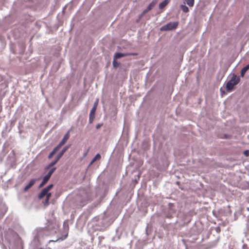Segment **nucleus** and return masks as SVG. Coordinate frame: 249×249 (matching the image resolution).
Segmentation results:
<instances>
[{
	"label": "nucleus",
	"instance_id": "nucleus-26",
	"mask_svg": "<svg viewBox=\"0 0 249 249\" xmlns=\"http://www.w3.org/2000/svg\"><path fill=\"white\" fill-rule=\"evenodd\" d=\"M102 125V124H98L96 125V129H99L100 128V127Z\"/></svg>",
	"mask_w": 249,
	"mask_h": 249
},
{
	"label": "nucleus",
	"instance_id": "nucleus-28",
	"mask_svg": "<svg viewBox=\"0 0 249 249\" xmlns=\"http://www.w3.org/2000/svg\"><path fill=\"white\" fill-rule=\"evenodd\" d=\"M51 229V228H49V227L47 228V229Z\"/></svg>",
	"mask_w": 249,
	"mask_h": 249
},
{
	"label": "nucleus",
	"instance_id": "nucleus-5",
	"mask_svg": "<svg viewBox=\"0 0 249 249\" xmlns=\"http://www.w3.org/2000/svg\"><path fill=\"white\" fill-rule=\"evenodd\" d=\"M70 145L65 146L63 149L59 152V153L56 157L59 160L61 158V157L63 155L64 153L69 148Z\"/></svg>",
	"mask_w": 249,
	"mask_h": 249
},
{
	"label": "nucleus",
	"instance_id": "nucleus-15",
	"mask_svg": "<svg viewBox=\"0 0 249 249\" xmlns=\"http://www.w3.org/2000/svg\"><path fill=\"white\" fill-rule=\"evenodd\" d=\"M195 0H184V3L190 7H193L194 5Z\"/></svg>",
	"mask_w": 249,
	"mask_h": 249
},
{
	"label": "nucleus",
	"instance_id": "nucleus-19",
	"mask_svg": "<svg viewBox=\"0 0 249 249\" xmlns=\"http://www.w3.org/2000/svg\"><path fill=\"white\" fill-rule=\"evenodd\" d=\"M56 152V151L55 150H54V149H53V150L49 155L48 159H51Z\"/></svg>",
	"mask_w": 249,
	"mask_h": 249
},
{
	"label": "nucleus",
	"instance_id": "nucleus-22",
	"mask_svg": "<svg viewBox=\"0 0 249 249\" xmlns=\"http://www.w3.org/2000/svg\"><path fill=\"white\" fill-rule=\"evenodd\" d=\"M94 116H89V124H91L93 122V121L94 119Z\"/></svg>",
	"mask_w": 249,
	"mask_h": 249
},
{
	"label": "nucleus",
	"instance_id": "nucleus-27",
	"mask_svg": "<svg viewBox=\"0 0 249 249\" xmlns=\"http://www.w3.org/2000/svg\"><path fill=\"white\" fill-rule=\"evenodd\" d=\"M85 205V203H83V204H81V205H80V206H83V205Z\"/></svg>",
	"mask_w": 249,
	"mask_h": 249
},
{
	"label": "nucleus",
	"instance_id": "nucleus-2",
	"mask_svg": "<svg viewBox=\"0 0 249 249\" xmlns=\"http://www.w3.org/2000/svg\"><path fill=\"white\" fill-rule=\"evenodd\" d=\"M178 25V22H170L161 27L160 28V30L161 31H163L174 30L177 27Z\"/></svg>",
	"mask_w": 249,
	"mask_h": 249
},
{
	"label": "nucleus",
	"instance_id": "nucleus-11",
	"mask_svg": "<svg viewBox=\"0 0 249 249\" xmlns=\"http://www.w3.org/2000/svg\"><path fill=\"white\" fill-rule=\"evenodd\" d=\"M126 55V54H125V53H117L114 55V59H115V60H116L117 59H119V58H120L121 57L125 56Z\"/></svg>",
	"mask_w": 249,
	"mask_h": 249
},
{
	"label": "nucleus",
	"instance_id": "nucleus-13",
	"mask_svg": "<svg viewBox=\"0 0 249 249\" xmlns=\"http://www.w3.org/2000/svg\"><path fill=\"white\" fill-rule=\"evenodd\" d=\"M47 192H48L45 189H42L38 196V198L40 199L43 198L46 196Z\"/></svg>",
	"mask_w": 249,
	"mask_h": 249
},
{
	"label": "nucleus",
	"instance_id": "nucleus-16",
	"mask_svg": "<svg viewBox=\"0 0 249 249\" xmlns=\"http://www.w3.org/2000/svg\"><path fill=\"white\" fill-rule=\"evenodd\" d=\"M180 8L184 13H187L189 11V9L185 5L181 4Z\"/></svg>",
	"mask_w": 249,
	"mask_h": 249
},
{
	"label": "nucleus",
	"instance_id": "nucleus-3",
	"mask_svg": "<svg viewBox=\"0 0 249 249\" xmlns=\"http://www.w3.org/2000/svg\"><path fill=\"white\" fill-rule=\"evenodd\" d=\"M158 0H153L147 7L146 9L144 10L142 13L141 15V17H142L144 14H145L147 12L151 10L157 4Z\"/></svg>",
	"mask_w": 249,
	"mask_h": 249
},
{
	"label": "nucleus",
	"instance_id": "nucleus-24",
	"mask_svg": "<svg viewBox=\"0 0 249 249\" xmlns=\"http://www.w3.org/2000/svg\"><path fill=\"white\" fill-rule=\"evenodd\" d=\"M244 154L246 156H249V150H246L244 151Z\"/></svg>",
	"mask_w": 249,
	"mask_h": 249
},
{
	"label": "nucleus",
	"instance_id": "nucleus-9",
	"mask_svg": "<svg viewBox=\"0 0 249 249\" xmlns=\"http://www.w3.org/2000/svg\"><path fill=\"white\" fill-rule=\"evenodd\" d=\"M170 0H164L159 4V9H162L164 8L169 2Z\"/></svg>",
	"mask_w": 249,
	"mask_h": 249
},
{
	"label": "nucleus",
	"instance_id": "nucleus-12",
	"mask_svg": "<svg viewBox=\"0 0 249 249\" xmlns=\"http://www.w3.org/2000/svg\"><path fill=\"white\" fill-rule=\"evenodd\" d=\"M101 158V155L99 154H97L92 159L89 163V166L92 165L96 160H99Z\"/></svg>",
	"mask_w": 249,
	"mask_h": 249
},
{
	"label": "nucleus",
	"instance_id": "nucleus-23",
	"mask_svg": "<svg viewBox=\"0 0 249 249\" xmlns=\"http://www.w3.org/2000/svg\"><path fill=\"white\" fill-rule=\"evenodd\" d=\"M98 103V99H97L96 100V101L94 102L93 107H95V108H96Z\"/></svg>",
	"mask_w": 249,
	"mask_h": 249
},
{
	"label": "nucleus",
	"instance_id": "nucleus-18",
	"mask_svg": "<svg viewBox=\"0 0 249 249\" xmlns=\"http://www.w3.org/2000/svg\"><path fill=\"white\" fill-rule=\"evenodd\" d=\"M96 109V108H95V107H92V109L90 110L89 116L95 117V113Z\"/></svg>",
	"mask_w": 249,
	"mask_h": 249
},
{
	"label": "nucleus",
	"instance_id": "nucleus-20",
	"mask_svg": "<svg viewBox=\"0 0 249 249\" xmlns=\"http://www.w3.org/2000/svg\"><path fill=\"white\" fill-rule=\"evenodd\" d=\"M62 145H63V144L62 143H61V142H60L53 149L54 150H55L56 151H57L60 148V147Z\"/></svg>",
	"mask_w": 249,
	"mask_h": 249
},
{
	"label": "nucleus",
	"instance_id": "nucleus-14",
	"mask_svg": "<svg viewBox=\"0 0 249 249\" xmlns=\"http://www.w3.org/2000/svg\"><path fill=\"white\" fill-rule=\"evenodd\" d=\"M51 195H52V194L50 192H47V194L46 196V198L45 201L44 202V205H48L49 204V201L50 198V197L51 196Z\"/></svg>",
	"mask_w": 249,
	"mask_h": 249
},
{
	"label": "nucleus",
	"instance_id": "nucleus-17",
	"mask_svg": "<svg viewBox=\"0 0 249 249\" xmlns=\"http://www.w3.org/2000/svg\"><path fill=\"white\" fill-rule=\"evenodd\" d=\"M113 67L114 68H118L119 65H120V63L118 62H117L115 59H113V62H112Z\"/></svg>",
	"mask_w": 249,
	"mask_h": 249
},
{
	"label": "nucleus",
	"instance_id": "nucleus-4",
	"mask_svg": "<svg viewBox=\"0 0 249 249\" xmlns=\"http://www.w3.org/2000/svg\"><path fill=\"white\" fill-rule=\"evenodd\" d=\"M55 169H56L55 167H53L52 169H51V170L49 171L48 174L45 177H44V178H43V181H44V182H45L46 183L49 180V179L51 178L52 175L54 172V171L55 170Z\"/></svg>",
	"mask_w": 249,
	"mask_h": 249
},
{
	"label": "nucleus",
	"instance_id": "nucleus-6",
	"mask_svg": "<svg viewBox=\"0 0 249 249\" xmlns=\"http://www.w3.org/2000/svg\"><path fill=\"white\" fill-rule=\"evenodd\" d=\"M36 180L35 179H32L29 183L25 186L24 188V191H28L35 183Z\"/></svg>",
	"mask_w": 249,
	"mask_h": 249
},
{
	"label": "nucleus",
	"instance_id": "nucleus-25",
	"mask_svg": "<svg viewBox=\"0 0 249 249\" xmlns=\"http://www.w3.org/2000/svg\"><path fill=\"white\" fill-rule=\"evenodd\" d=\"M46 183L45 182H44V181L42 180L41 183L40 184L39 187H42L44 184H45Z\"/></svg>",
	"mask_w": 249,
	"mask_h": 249
},
{
	"label": "nucleus",
	"instance_id": "nucleus-7",
	"mask_svg": "<svg viewBox=\"0 0 249 249\" xmlns=\"http://www.w3.org/2000/svg\"><path fill=\"white\" fill-rule=\"evenodd\" d=\"M249 69V64L243 68L241 71L240 76L243 77L244 76L245 73Z\"/></svg>",
	"mask_w": 249,
	"mask_h": 249
},
{
	"label": "nucleus",
	"instance_id": "nucleus-1",
	"mask_svg": "<svg viewBox=\"0 0 249 249\" xmlns=\"http://www.w3.org/2000/svg\"><path fill=\"white\" fill-rule=\"evenodd\" d=\"M240 80L239 76L233 73L231 79L227 83L226 89L228 91H231L235 85H237Z\"/></svg>",
	"mask_w": 249,
	"mask_h": 249
},
{
	"label": "nucleus",
	"instance_id": "nucleus-21",
	"mask_svg": "<svg viewBox=\"0 0 249 249\" xmlns=\"http://www.w3.org/2000/svg\"><path fill=\"white\" fill-rule=\"evenodd\" d=\"M53 184H51L45 187L44 189L47 191L49 192L53 187Z\"/></svg>",
	"mask_w": 249,
	"mask_h": 249
},
{
	"label": "nucleus",
	"instance_id": "nucleus-8",
	"mask_svg": "<svg viewBox=\"0 0 249 249\" xmlns=\"http://www.w3.org/2000/svg\"><path fill=\"white\" fill-rule=\"evenodd\" d=\"M70 137V131H69L64 136L63 139L61 140L60 142L63 145L66 143L67 141Z\"/></svg>",
	"mask_w": 249,
	"mask_h": 249
},
{
	"label": "nucleus",
	"instance_id": "nucleus-10",
	"mask_svg": "<svg viewBox=\"0 0 249 249\" xmlns=\"http://www.w3.org/2000/svg\"><path fill=\"white\" fill-rule=\"evenodd\" d=\"M59 160L56 157L55 160H53V161H52L51 163H50L46 167V170L50 168L51 167H52V166H53L54 165H55L58 162V161Z\"/></svg>",
	"mask_w": 249,
	"mask_h": 249
}]
</instances>
